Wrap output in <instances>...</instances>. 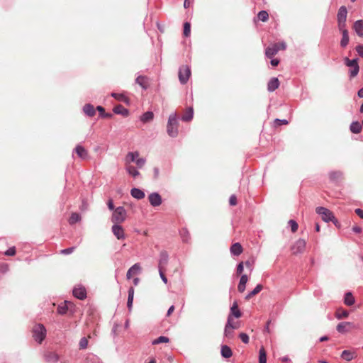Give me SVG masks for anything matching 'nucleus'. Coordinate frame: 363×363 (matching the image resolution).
Here are the masks:
<instances>
[{"instance_id":"nucleus-57","label":"nucleus","mask_w":363,"mask_h":363,"mask_svg":"<svg viewBox=\"0 0 363 363\" xmlns=\"http://www.w3.org/2000/svg\"><path fill=\"white\" fill-rule=\"evenodd\" d=\"M15 254H16L15 247H10L5 252V255L7 256H13Z\"/></svg>"},{"instance_id":"nucleus-10","label":"nucleus","mask_w":363,"mask_h":363,"mask_svg":"<svg viewBox=\"0 0 363 363\" xmlns=\"http://www.w3.org/2000/svg\"><path fill=\"white\" fill-rule=\"evenodd\" d=\"M43 357L48 363H57L60 359L59 355L56 352L50 351L45 352Z\"/></svg>"},{"instance_id":"nucleus-41","label":"nucleus","mask_w":363,"mask_h":363,"mask_svg":"<svg viewBox=\"0 0 363 363\" xmlns=\"http://www.w3.org/2000/svg\"><path fill=\"white\" fill-rule=\"evenodd\" d=\"M349 43V33L348 32H345L342 33V39L340 40V46L342 48H345Z\"/></svg>"},{"instance_id":"nucleus-9","label":"nucleus","mask_w":363,"mask_h":363,"mask_svg":"<svg viewBox=\"0 0 363 363\" xmlns=\"http://www.w3.org/2000/svg\"><path fill=\"white\" fill-rule=\"evenodd\" d=\"M112 233L118 240H123L125 238L124 230L120 224L114 223L112 226Z\"/></svg>"},{"instance_id":"nucleus-14","label":"nucleus","mask_w":363,"mask_h":363,"mask_svg":"<svg viewBox=\"0 0 363 363\" xmlns=\"http://www.w3.org/2000/svg\"><path fill=\"white\" fill-rule=\"evenodd\" d=\"M341 358L350 362L357 357V354L355 350H344L342 352Z\"/></svg>"},{"instance_id":"nucleus-50","label":"nucleus","mask_w":363,"mask_h":363,"mask_svg":"<svg viewBox=\"0 0 363 363\" xmlns=\"http://www.w3.org/2000/svg\"><path fill=\"white\" fill-rule=\"evenodd\" d=\"M79 349L84 350L86 349L88 346V340L86 337L81 338L79 343Z\"/></svg>"},{"instance_id":"nucleus-34","label":"nucleus","mask_w":363,"mask_h":363,"mask_svg":"<svg viewBox=\"0 0 363 363\" xmlns=\"http://www.w3.org/2000/svg\"><path fill=\"white\" fill-rule=\"evenodd\" d=\"M344 302L347 306H352L354 303V298L351 292H347L345 295Z\"/></svg>"},{"instance_id":"nucleus-43","label":"nucleus","mask_w":363,"mask_h":363,"mask_svg":"<svg viewBox=\"0 0 363 363\" xmlns=\"http://www.w3.org/2000/svg\"><path fill=\"white\" fill-rule=\"evenodd\" d=\"M81 219V216L79 213H72L69 217V223L71 225H73L76 223L77 222L79 221Z\"/></svg>"},{"instance_id":"nucleus-21","label":"nucleus","mask_w":363,"mask_h":363,"mask_svg":"<svg viewBox=\"0 0 363 363\" xmlns=\"http://www.w3.org/2000/svg\"><path fill=\"white\" fill-rule=\"evenodd\" d=\"M76 153L77 154V155L84 160V159H86L88 157V152L87 150L84 147H82V145H77V147H75L74 149Z\"/></svg>"},{"instance_id":"nucleus-56","label":"nucleus","mask_w":363,"mask_h":363,"mask_svg":"<svg viewBox=\"0 0 363 363\" xmlns=\"http://www.w3.org/2000/svg\"><path fill=\"white\" fill-rule=\"evenodd\" d=\"M274 124L275 125H286L288 124V121L286 119H275L274 120Z\"/></svg>"},{"instance_id":"nucleus-35","label":"nucleus","mask_w":363,"mask_h":363,"mask_svg":"<svg viewBox=\"0 0 363 363\" xmlns=\"http://www.w3.org/2000/svg\"><path fill=\"white\" fill-rule=\"evenodd\" d=\"M262 288L263 286L262 284H257L256 287L245 296V299H250L253 296L259 293L262 291Z\"/></svg>"},{"instance_id":"nucleus-20","label":"nucleus","mask_w":363,"mask_h":363,"mask_svg":"<svg viewBox=\"0 0 363 363\" xmlns=\"http://www.w3.org/2000/svg\"><path fill=\"white\" fill-rule=\"evenodd\" d=\"M279 86V81L277 77L272 78L267 84V89L269 91L272 92L275 91Z\"/></svg>"},{"instance_id":"nucleus-33","label":"nucleus","mask_w":363,"mask_h":363,"mask_svg":"<svg viewBox=\"0 0 363 363\" xmlns=\"http://www.w3.org/2000/svg\"><path fill=\"white\" fill-rule=\"evenodd\" d=\"M85 363H103V362L95 354H89L86 357Z\"/></svg>"},{"instance_id":"nucleus-25","label":"nucleus","mask_w":363,"mask_h":363,"mask_svg":"<svg viewBox=\"0 0 363 363\" xmlns=\"http://www.w3.org/2000/svg\"><path fill=\"white\" fill-rule=\"evenodd\" d=\"M194 116V110L192 107H189L184 114L182 117V120L183 121H190L193 118Z\"/></svg>"},{"instance_id":"nucleus-27","label":"nucleus","mask_w":363,"mask_h":363,"mask_svg":"<svg viewBox=\"0 0 363 363\" xmlns=\"http://www.w3.org/2000/svg\"><path fill=\"white\" fill-rule=\"evenodd\" d=\"M83 111L84 113L89 117L94 116L96 113L94 107L90 104H86L83 108Z\"/></svg>"},{"instance_id":"nucleus-5","label":"nucleus","mask_w":363,"mask_h":363,"mask_svg":"<svg viewBox=\"0 0 363 363\" xmlns=\"http://www.w3.org/2000/svg\"><path fill=\"white\" fill-rule=\"evenodd\" d=\"M286 48V45L284 42H281L279 43H274L271 46H269L265 50V55L268 58H272L274 55H275L279 50H285Z\"/></svg>"},{"instance_id":"nucleus-22","label":"nucleus","mask_w":363,"mask_h":363,"mask_svg":"<svg viewBox=\"0 0 363 363\" xmlns=\"http://www.w3.org/2000/svg\"><path fill=\"white\" fill-rule=\"evenodd\" d=\"M230 250L233 255L238 256L242 252V247L239 242H236L232 245Z\"/></svg>"},{"instance_id":"nucleus-12","label":"nucleus","mask_w":363,"mask_h":363,"mask_svg":"<svg viewBox=\"0 0 363 363\" xmlns=\"http://www.w3.org/2000/svg\"><path fill=\"white\" fill-rule=\"evenodd\" d=\"M352 328H354V325L351 322H342L337 325V330L340 333H345Z\"/></svg>"},{"instance_id":"nucleus-13","label":"nucleus","mask_w":363,"mask_h":363,"mask_svg":"<svg viewBox=\"0 0 363 363\" xmlns=\"http://www.w3.org/2000/svg\"><path fill=\"white\" fill-rule=\"evenodd\" d=\"M169 255L166 251H162L160 254L158 269H164L168 263Z\"/></svg>"},{"instance_id":"nucleus-58","label":"nucleus","mask_w":363,"mask_h":363,"mask_svg":"<svg viewBox=\"0 0 363 363\" xmlns=\"http://www.w3.org/2000/svg\"><path fill=\"white\" fill-rule=\"evenodd\" d=\"M74 249H75L74 247L64 249V250H61V254L69 255L74 252Z\"/></svg>"},{"instance_id":"nucleus-45","label":"nucleus","mask_w":363,"mask_h":363,"mask_svg":"<svg viewBox=\"0 0 363 363\" xmlns=\"http://www.w3.org/2000/svg\"><path fill=\"white\" fill-rule=\"evenodd\" d=\"M345 62L346 65L350 67H354V66H359L357 59L350 60L349 58L346 57L345 59Z\"/></svg>"},{"instance_id":"nucleus-1","label":"nucleus","mask_w":363,"mask_h":363,"mask_svg":"<svg viewBox=\"0 0 363 363\" xmlns=\"http://www.w3.org/2000/svg\"><path fill=\"white\" fill-rule=\"evenodd\" d=\"M167 131L170 137L175 138L178 135V121L176 113H172L169 116Z\"/></svg>"},{"instance_id":"nucleus-2","label":"nucleus","mask_w":363,"mask_h":363,"mask_svg":"<svg viewBox=\"0 0 363 363\" xmlns=\"http://www.w3.org/2000/svg\"><path fill=\"white\" fill-rule=\"evenodd\" d=\"M46 329L42 324H37L33 328V337L39 344L45 340L46 337Z\"/></svg>"},{"instance_id":"nucleus-29","label":"nucleus","mask_w":363,"mask_h":363,"mask_svg":"<svg viewBox=\"0 0 363 363\" xmlns=\"http://www.w3.org/2000/svg\"><path fill=\"white\" fill-rule=\"evenodd\" d=\"M113 112L116 114H120L122 116H128V110L124 108L122 105L116 106L113 108Z\"/></svg>"},{"instance_id":"nucleus-26","label":"nucleus","mask_w":363,"mask_h":363,"mask_svg":"<svg viewBox=\"0 0 363 363\" xmlns=\"http://www.w3.org/2000/svg\"><path fill=\"white\" fill-rule=\"evenodd\" d=\"M229 315H231L232 318L234 316L237 318L241 317L242 313L238 309V306L236 302H235L230 308V314Z\"/></svg>"},{"instance_id":"nucleus-47","label":"nucleus","mask_w":363,"mask_h":363,"mask_svg":"<svg viewBox=\"0 0 363 363\" xmlns=\"http://www.w3.org/2000/svg\"><path fill=\"white\" fill-rule=\"evenodd\" d=\"M349 315V313L347 311H337L335 316L337 319H342L347 318Z\"/></svg>"},{"instance_id":"nucleus-55","label":"nucleus","mask_w":363,"mask_h":363,"mask_svg":"<svg viewBox=\"0 0 363 363\" xmlns=\"http://www.w3.org/2000/svg\"><path fill=\"white\" fill-rule=\"evenodd\" d=\"M239 336H240V340L244 343L247 344L249 342V336L246 333H242L240 334Z\"/></svg>"},{"instance_id":"nucleus-24","label":"nucleus","mask_w":363,"mask_h":363,"mask_svg":"<svg viewBox=\"0 0 363 363\" xmlns=\"http://www.w3.org/2000/svg\"><path fill=\"white\" fill-rule=\"evenodd\" d=\"M131 196L137 199H142L145 197V193L140 189L133 188L130 191Z\"/></svg>"},{"instance_id":"nucleus-49","label":"nucleus","mask_w":363,"mask_h":363,"mask_svg":"<svg viewBox=\"0 0 363 363\" xmlns=\"http://www.w3.org/2000/svg\"><path fill=\"white\" fill-rule=\"evenodd\" d=\"M337 27L341 33L348 32L346 28V21L337 22Z\"/></svg>"},{"instance_id":"nucleus-52","label":"nucleus","mask_w":363,"mask_h":363,"mask_svg":"<svg viewBox=\"0 0 363 363\" xmlns=\"http://www.w3.org/2000/svg\"><path fill=\"white\" fill-rule=\"evenodd\" d=\"M330 178L332 179V180H336V179H338L342 174L340 172H332L330 173Z\"/></svg>"},{"instance_id":"nucleus-40","label":"nucleus","mask_w":363,"mask_h":363,"mask_svg":"<svg viewBox=\"0 0 363 363\" xmlns=\"http://www.w3.org/2000/svg\"><path fill=\"white\" fill-rule=\"evenodd\" d=\"M259 363H267V354L264 347H261L259 351Z\"/></svg>"},{"instance_id":"nucleus-64","label":"nucleus","mask_w":363,"mask_h":363,"mask_svg":"<svg viewBox=\"0 0 363 363\" xmlns=\"http://www.w3.org/2000/svg\"><path fill=\"white\" fill-rule=\"evenodd\" d=\"M355 213L358 215L361 218H363V210L360 208L355 209Z\"/></svg>"},{"instance_id":"nucleus-51","label":"nucleus","mask_w":363,"mask_h":363,"mask_svg":"<svg viewBox=\"0 0 363 363\" xmlns=\"http://www.w3.org/2000/svg\"><path fill=\"white\" fill-rule=\"evenodd\" d=\"M289 225L291 227V231L295 233L298 230V223L294 220H290L289 222Z\"/></svg>"},{"instance_id":"nucleus-53","label":"nucleus","mask_w":363,"mask_h":363,"mask_svg":"<svg viewBox=\"0 0 363 363\" xmlns=\"http://www.w3.org/2000/svg\"><path fill=\"white\" fill-rule=\"evenodd\" d=\"M352 69L350 72V77H354L357 75L359 67V66H354V67H352Z\"/></svg>"},{"instance_id":"nucleus-15","label":"nucleus","mask_w":363,"mask_h":363,"mask_svg":"<svg viewBox=\"0 0 363 363\" xmlns=\"http://www.w3.org/2000/svg\"><path fill=\"white\" fill-rule=\"evenodd\" d=\"M232 320L233 318L231 317V315H228L227 323L225 325L224 330V335L225 337L228 338H232L233 336V329L230 327Z\"/></svg>"},{"instance_id":"nucleus-6","label":"nucleus","mask_w":363,"mask_h":363,"mask_svg":"<svg viewBox=\"0 0 363 363\" xmlns=\"http://www.w3.org/2000/svg\"><path fill=\"white\" fill-rule=\"evenodd\" d=\"M191 73V69L188 65L181 66L179 69V80L180 83L185 84L188 82Z\"/></svg>"},{"instance_id":"nucleus-46","label":"nucleus","mask_w":363,"mask_h":363,"mask_svg":"<svg viewBox=\"0 0 363 363\" xmlns=\"http://www.w3.org/2000/svg\"><path fill=\"white\" fill-rule=\"evenodd\" d=\"M169 342V338L168 337H167L165 336H160L159 337H157V339L153 340L152 344L153 345H157V344L163 343V342Z\"/></svg>"},{"instance_id":"nucleus-19","label":"nucleus","mask_w":363,"mask_h":363,"mask_svg":"<svg viewBox=\"0 0 363 363\" xmlns=\"http://www.w3.org/2000/svg\"><path fill=\"white\" fill-rule=\"evenodd\" d=\"M139 157V152L138 151L135 152H129L125 158V165L130 164L131 162L136 161V160Z\"/></svg>"},{"instance_id":"nucleus-37","label":"nucleus","mask_w":363,"mask_h":363,"mask_svg":"<svg viewBox=\"0 0 363 363\" xmlns=\"http://www.w3.org/2000/svg\"><path fill=\"white\" fill-rule=\"evenodd\" d=\"M69 311L67 307V301H65L63 303H60L57 307V312L61 315H65Z\"/></svg>"},{"instance_id":"nucleus-30","label":"nucleus","mask_w":363,"mask_h":363,"mask_svg":"<svg viewBox=\"0 0 363 363\" xmlns=\"http://www.w3.org/2000/svg\"><path fill=\"white\" fill-rule=\"evenodd\" d=\"M350 129L353 133H359L362 130V125L357 121H354L350 124Z\"/></svg>"},{"instance_id":"nucleus-8","label":"nucleus","mask_w":363,"mask_h":363,"mask_svg":"<svg viewBox=\"0 0 363 363\" xmlns=\"http://www.w3.org/2000/svg\"><path fill=\"white\" fill-rule=\"evenodd\" d=\"M148 200L151 206L153 207L160 206L162 202L161 196L157 192H153L149 194Z\"/></svg>"},{"instance_id":"nucleus-60","label":"nucleus","mask_w":363,"mask_h":363,"mask_svg":"<svg viewBox=\"0 0 363 363\" xmlns=\"http://www.w3.org/2000/svg\"><path fill=\"white\" fill-rule=\"evenodd\" d=\"M359 56L363 57V45H359L355 48Z\"/></svg>"},{"instance_id":"nucleus-3","label":"nucleus","mask_w":363,"mask_h":363,"mask_svg":"<svg viewBox=\"0 0 363 363\" xmlns=\"http://www.w3.org/2000/svg\"><path fill=\"white\" fill-rule=\"evenodd\" d=\"M127 216V212L124 207L119 206L113 211L111 221L113 223L121 224L125 221Z\"/></svg>"},{"instance_id":"nucleus-38","label":"nucleus","mask_w":363,"mask_h":363,"mask_svg":"<svg viewBox=\"0 0 363 363\" xmlns=\"http://www.w3.org/2000/svg\"><path fill=\"white\" fill-rule=\"evenodd\" d=\"M154 114L152 111H147L142 115L140 117L141 121L143 123H147L151 121L153 119Z\"/></svg>"},{"instance_id":"nucleus-48","label":"nucleus","mask_w":363,"mask_h":363,"mask_svg":"<svg viewBox=\"0 0 363 363\" xmlns=\"http://www.w3.org/2000/svg\"><path fill=\"white\" fill-rule=\"evenodd\" d=\"M191 32V25L189 22H185L184 24V35L188 37Z\"/></svg>"},{"instance_id":"nucleus-28","label":"nucleus","mask_w":363,"mask_h":363,"mask_svg":"<svg viewBox=\"0 0 363 363\" xmlns=\"http://www.w3.org/2000/svg\"><path fill=\"white\" fill-rule=\"evenodd\" d=\"M220 353L224 358H230L233 355L231 349L227 345H223L221 347Z\"/></svg>"},{"instance_id":"nucleus-32","label":"nucleus","mask_w":363,"mask_h":363,"mask_svg":"<svg viewBox=\"0 0 363 363\" xmlns=\"http://www.w3.org/2000/svg\"><path fill=\"white\" fill-rule=\"evenodd\" d=\"M125 170L130 175H131L134 178H135L140 175V172L133 165H130V164L125 165Z\"/></svg>"},{"instance_id":"nucleus-16","label":"nucleus","mask_w":363,"mask_h":363,"mask_svg":"<svg viewBox=\"0 0 363 363\" xmlns=\"http://www.w3.org/2000/svg\"><path fill=\"white\" fill-rule=\"evenodd\" d=\"M141 272V267L139 263L133 264L127 272L126 277L130 279L133 274H138Z\"/></svg>"},{"instance_id":"nucleus-44","label":"nucleus","mask_w":363,"mask_h":363,"mask_svg":"<svg viewBox=\"0 0 363 363\" xmlns=\"http://www.w3.org/2000/svg\"><path fill=\"white\" fill-rule=\"evenodd\" d=\"M257 17L259 20L265 22L269 18V14L266 11H261L258 13Z\"/></svg>"},{"instance_id":"nucleus-11","label":"nucleus","mask_w":363,"mask_h":363,"mask_svg":"<svg viewBox=\"0 0 363 363\" xmlns=\"http://www.w3.org/2000/svg\"><path fill=\"white\" fill-rule=\"evenodd\" d=\"M73 295L78 299H84L86 297L85 288L81 286L74 287L73 289Z\"/></svg>"},{"instance_id":"nucleus-17","label":"nucleus","mask_w":363,"mask_h":363,"mask_svg":"<svg viewBox=\"0 0 363 363\" xmlns=\"http://www.w3.org/2000/svg\"><path fill=\"white\" fill-rule=\"evenodd\" d=\"M347 16V8L345 6H340V8L338 10L337 15V22L346 21Z\"/></svg>"},{"instance_id":"nucleus-61","label":"nucleus","mask_w":363,"mask_h":363,"mask_svg":"<svg viewBox=\"0 0 363 363\" xmlns=\"http://www.w3.org/2000/svg\"><path fill=\"white\" fill-rule=\"evenodd\" d=\"M230 206H235L237 204V198L235 195H231L229 199Z\"/></svg>"},{"instance_id":"nucleus-63","label":"nucleus","mask_w":363,"mask_h":363,"mask_svg":"<svg viewBox=\"0 0 363 363\" xmlns=\"http://www.w3.org/2000/svg\"><path fill=\"white\" fill-rule=\"evenodd\" d=\"M243 269H244L243 262L239 263L238 267H237V269H236L237 273L238 274H240L243 272Z\"/></svg>"},{"instance_id":"nucleus-23","label":"nucleus","mask_w":363,"mask_h":363,"mask_svg":"<svg viewBox=\"0 0 363 363\" xmlns=\"http://www.w3.org/2000/svg\"><path fill=\"white\" fill-rule=\"evenodd\" d=\"M248 281V277L246 274L241 276L240 282L238 286V290L239 292L242 293L245 290L246 284Z\"/></svg>"},{"instance_id":"nucleus-54","label":"nucleus","mask_w":363,"mask_h":363,"mask_svg":"<svg viewBox=\"0 0 363 363\" xmlns=\"http://www.w3.org/2000/svg\"><path fill=\"white\" fill-rule=\"evenodd\" d=\"M146 162V160L145 158H138L135 161V163L138 168H142Z\"/></svg>"},{"instance_id":"nucleus-59","label":"nucleus","mask_w":363,"mask_h":363,"mask_svg":"<svg viewBox=\"0 0 363 363\" xmlns=\"http://www.w3.org/2000/svg\"><path fill=\"white\" fill-rule=\"evenodd\" d=\"M159 269V273H160V276L161 277V279L162 280V281L164 284H167V277H165V275L164 274V269Z\"/></svg>"},{"instance_id":"nucleus-62","label":"nucleus","mask_w":363,"mask_h":363,"mask_svg":"<svg viewBox=\"0 0 363 363\" xmlns=\"http://www.w3.org/2000/svg\"><path fill=\"white\" fill-rule=\"evenodd\" d=\"M67 307L69 309V311L73 313L74 312V305L71 301H67Z\"/></svg>"},{"instance_id":"nucleus-7","label":"nucleus","mask_w":363,"mask_h":363,"mask_svg":"<svg viewBox=\"0 0 363 363\" xmlns=\"http://www.w3.org/2000/svg\"><path fill=\"white\" fill-rule=\"evenodd\" d=\"M306 242L303 239H298L291 247V250L294 255L303 253L306 249Z\"/></svg>"},{"instance_id":"nucleus-42","label":"nucleus","mask_w":363,"mask_h":363,"mask_svg":"<svg viewBox=\"0 0 363 363\" xmlns=\"http://www.w3.org/2000/svg\"><path fill=\"white\" fill-rule=\"evenodd\" d=\"M111 96L116 99L125 103L128 102V99L123 94L112 93Z\"/></svg>"},{"instance_id":"nucleus-4","label":"nucleus","mask_w":363,"mask_h":363,"mask_svg":"<svg viewBox=\"0 0 363 363\" xmlns=\"http://www.w3.org/2000/svg\"><path fill=\"white\" fill-rule=\"evenodd\" d=\"M315 212L319 216H320L323 221L327 223L333 221L335 224L336 223L337 220L335 219L333 212L330 211L329 209L325 207L320 206L316 208Z\"/></svg>"},{"instance_id":"nucleus-36","label":"nucleus","mask_w":363,"mask_h":363,"mask_svg":"<svg viewBox=\"0 0 363 363\" xmlns=\"http://www.w3.org/2000/svg\"><path fill=\"white\" fill-rule=\"evenodd\" d=\"M135 82L138 84L144 89H146L147 88V79L146 77L143 76H138L135 79Z\"/></svg>"},{"instance_id":"nucleus-39","label":"nucleus","mask_w":363,"mask_h":363,"mask_svg":"<svg viewBox=\"0 0 363 363\" xmlns=\"http://www.w3.org/2000/svg\"><path fill=\"white\" fill-rule=\"evenodd\" d=\"M180 236L184 242H188L190 240V233L186 228H182L180 230Z\"/></svg>"},{"instance_id":"nucleus-18","label":"nucleus","mask_w":363,"mask_h":363,"mask_svg":"<svg viewBox=\"0 0 363 363\" xmlns=\"http://www.w3.org/2000/svg\"><path fill=\"white\" fill-rule=\"evenodd\" d=\"M353 29L356 34L363 38V20H357L353 24Z\"/></svg>"},{"instance_id":"nucleus-31","label":"nucleus","mask_w":363,"mask_h":363,"mask_svg":"<svg viewBox=\"0 0 363 363\" xmlns=\"http://www.w3.org/2000/svg\"><path fill=\"white\" fill-rule=\"evenodd\" d=\"M133 297H134V289L133 287H130L128 289V302H127V306H128L129 311L131 310L132 306H133Z\"/></svg>"}]
</instances>
